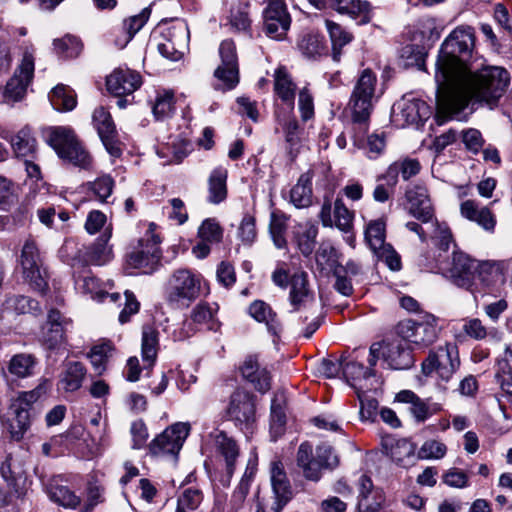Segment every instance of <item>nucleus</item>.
<instances>
[{"instance_id":"nucleus-1","label":"nucleus","mask_w":512,"mask_h":512,"mask_svg":"<svg viewBox=\"0 0 512 512\" xmlns=\"http://www.w3.org/2000/svg\"><path fill=\"white\" fill-rule=\"evenodd\" d=\"M510 78L507 70L490 67L479 73L466 69L451 81V84L437 90L436 109L439 124L457 117L474 99L492 106L503 96Z\"/></svg>"},{"instance_id":"nucleus-2","label":"nucleus","mask_w":512,"mask_h":512,"mask_svg":"<svg viewBox=\"0 0 512 512\" xmlns=\"http://www.w3.org/2000/svg\"><path fill=\"white\" fill-rule=\"evenodd\" d=\"M504 270L503 261L477 260L463 252H453L444 273L455 286L476 297V294L494 286Z\"/></svg>"},{"instance_id":"nucleus-3","label":"nucleus","mask_w":512,"mask_h":512,"mask_svg":"<svg viewBox=\"0 0 512 512\" xmlns=\"http://www.w3.org/2000/svg\"><path fill=\"white\" fill-rule=\"evenodd\" d=\"M474 47V31L471 27H457L442 43L436 62L435 80L437 90L451 84V81L468 67L465 59Z\"/></svg>"},{"instance_id":"nucleus-4","label":"nucleus","mask_w":512,"mask_h":512,"mask_svg":"<svg viewBox=\"0 0 512 512\" xmlns=\"http://www.w3.org/2000/svg\"><path fill=\"white\" fill-rule=\"evenodd\" d=\"M376 86V74L369 68L364 69L358 76L350 96L353 140L358 147L365 144L370 116L377 101Z\"/></svg>"},{"instance_id":"nucleus-5","label":"nucleus","mask_w":512,"mask_h":512,"mask_svg":"<svg viewBox=\"0 0 512 512\" xmlns=\"http://www.w3.org/2000/svg\"><path fill=\"white\" fill-rule=\"evenodd\" d=\"M155 229L154 223H148L144 236L138 240L126 257L129 267L139 269L145 274H150L158 268L162 256L161 239L155 233Z\"/></svg>"},{"instance_id":"nucleus-6","label":"nucleus","mask_w":512,"mask_h":512,"mask_svg":"<svg viewBox=\"0 0 512 512\" xmlns=\"http://www.w3.org/2000/svg\"><path fill=\"white\" fill-rule=\"evenodd\" d=\"M47 142L61 159L80 168L90 167L92 158L72 129L63 126L51 128Z\"/></svg>"},{"instance_id":"nucleus-7","label":"nucleus","mask_w":512,"mask_h":512,"mask_svg":"<svg viewBox=\"0 0 512 512\" xmlns=\"http://www.w3.org/2000/svg\"><path fill=\"white\" fill-rule=\"evenodd\" d=\"M460 367L458 347L452 343L431 350L422 363L425 376H434L439 384L448 383Z\"/></svg>"},{"instance_id":"nucleus-8","label":"nucleus","mask_w":512,"mask_h":512,"mask_svg":"<svg viewBox=\"0 0 512 512\" xmlns=\"http://www.w3.org/2000/svg\"><path fill=\"white\" fill-rule=\"evenodd\" d=\"M440 330L438 318L430 313H424L416 320H403L396 328L400 338L421 348L432 345Z\"/></svg>"},{"instance_id":"nucleus-9","label":"nucleus","mask_w":512,"mask_h":512,"mask_svg":"<svg viewBox=\"0 0 512 512\" xmlns=\"http://www.w3.org/2000/svg\"><path fill=\"white\" fill-rule=\"evenodd\" d=\"M18 265L23 279L34 290L44 293L48 287L47 272L35 241L28 239L22 246Z\"/></svg>"},{"instance_id":"nucleus-10","label":"nucleus","mask_w":512,"mask_h":512,"mask_svg":"<svg viewBox=\"0 0 512 512\" xmlns=\"http://www.w3.org/2000/svg\"><path fill=\"white\" fill-rule=\"evenodd\" d=\"M41 388L18 394L10 404L8 431L13 440L20 441L29 430L33 419V404L41 396Z\"/></svg>"},{"instance_id":"nucleus-11","label":"nucleus","mask_w":512,"mask_h":512,"mask_svg":"<svg viewBox=\"0 0 512 512\" xmlns=\"http://www.w3.org/2000/svg\"><path fill=\"white\" fill-rule=\"evenodd\" d=\"M201 275L181 268L173 272L167 286V299L170 303L190 304L199 297Z\"/></svg>"},{"instance_id":"nucleus-12","label":"nucleus","mask_w":512,"mask_h":512,"mask_svg":"<svg viewBox=\"0 0 512 512\" xmlns=\"http://www.w3.org/2000/svg\"><path fill=\"white\" fill-rule=\"evenodd\" d=\"M385 228L384 221H371L365 229V241L378 260L392 271H398L401 269V259L394 248L385 242Z\"/></svg>"},{"instance_id":"nucleus-13","label":"nucleus","mask_w":512,"mask_h":512,"mask_svg":"<svg viewBox=\"0 0 512 512\" xmlns=\"http://www.w3.org/2000/svg\"><path fill=\"white\" fill-rule=\"evenodd\" d=\"M190 429L188 422H177L169 426L150 443V452L155 456L169 457L175 461Z\"/></svg>"},{"instance_id":"nucleus-14","label":"nucleus","mask_w":512,"mask_h":512,"mask_svg":"<svg viewBox=\"0 0 512 512\" xmlns=\"http://www.w3.org/2000/svg\"><path fill=\"white\" fill-rule=\"evenodd\" d=\"M291 26L285 0H267L263 10V31L273 40H283Z\"/></svg>"},{"instance_id":"nucleus-15","label":"nucleus","mask_w":512,"mask_h":512,"mask_svg":"<svg viewBox=\"0 0 512 512\" xmlns=\"http://www.w3.org/2000/svg\"><path fill=\"white\" fill-rule=\"evenodd\" d=\"M220 65L215 69L214 76L220 82L217 89L231 90L239 82V66L236 46L232 40H224L219 47Z\"/></svg>"},{"instance_id":"nucleus-16","label":"nucleus","mask_w":512,"mask_h":512,"mask_svg":"<svg viewBox=\"0 0 512 512\" xmlns=\"http://www.w3.org/2000/svg\"><path fill=\"white\" fill-rule=\"evenodd\" d=\"M34 75V57L31 52L25 51L20 65L13 77L7 82L4 90V99L7 102H17L24 98L27 87Z\"/></svg>"},{"instance_id":"nucleus-17","label":"nucleus","mask_w":512,"mask_h":512,"mask_svg":"<svg viewBox=\"0 0 512 512\" xmlns=\"http://www.w3.org/2000/svg\"><path fill=\"white\" fill-rule=\"evenodd\" d=\"M71 320L61 314L57 309H50L47 321L41 329V342L50 350L60 348L66 341V332Z\"/></svg>"},{"instance_id":"nucleus-18","label":"nucleus","mask_w":512,"mask_h":512,"mask_svg":"<svg viewBox=\"0 0 512 512\" xmlns=\"http://www.w3.org/2000/svg\"><path fill=\"white\" fill-rule=\"evenodd\" d=\"M141 85V75L128 67H118L106 78L107 90L116 97L131 95L139 89Z\"/></svg>"},{"instance_id":"nucleus-19","label":"nucleus","mask_w":512,"mask_h":512,"mask_svg":"<svg viewBox=\"0 0 512 512\" xmlns=\"http://www.w3.org/2000/svg\"><path fill=\"white\" fill-rule=\"evenodd\" d=\"M227 414L238 426L250 425L255 420L253 396L245 390H235L230 397Z\"/></svg>"},{"instance_id":"nucleus-20","label":"nucleus","mask_w":512,"mask_h":512,"mask_svg":"<svg viewBox=\"0 0 512 512\" xmlns=\"http://www.w3.org/2000/svg\"><path fill=\"white\" fill-rule=\"evenodd\" d=\"M429 117V108L420 99H402L392 111V120L397 126L417 124Z\"/></svg>"},{"instance_id":"nucleus-21","label":"nucleus","mask_w":512,"mask_h":512,"mask_svg":"<svg viewBox=\"0 0 512 512\" xmlns=\"http://www.w3.org/2000/svg\"><path fill=\"white\" fill-rule=\"evenodd\" d=\"M93 124L107 152L113 157L121 155V148L116 139L115 125L110 113L104 107L93 112Z\"/></svg>"},{"instance_id":"nucleus-22","label":"nucleus","mask_w":512,"mask_h":512,"mask_svg":"<svg viewBox=\"0 0 512 512\" xmlns=\"http://www.w3.org/2000/svg\"><path fill=\"white\" fill-rule=\"evenodd\" d=\"M331 210L330 200L325 199L320 212L323 226H335L343 233H349L353 229L354 213L346 207L341 199H336L334 202L333 216Z\"/></svg>"},{"instance_id":"nucleus-23","label":"nucleus","mask_w":512,"mask_h":512,"mask_svg":"<svg viewBox=\"0 0 512 512\" xmlns=\"http://www.w3.org/2000/svg\"><path fill=\"white\" fill-rule=\"evenodd\" d=\"M270 474L271 486L275 498L271 509L274 512H281L284 506L293 497L292 487L281 462L275 461L271 464Z\"/></svg>"},{"instance_id":"nucleus-24","label":"nucleus","mask_w":512,"mask_h":512,"mask_svg":"<svg viewBox=\"0 0 512 512\" xmlns=\"http://www.w3.org/2000/svg\"><path fill=\"white\" fill-rule=\"evenodd\" d=\"M405 342L402 338L381 342L382 358L391 369H408L413 365L411 350Z\"/></svg>"},{"instance_id":"nucleus-25","label":"nucleus","mask_w":512,"mask_h":512,"mask_svg":"<svg viewBox=\"0 0 512 512\" xmlns=\"http://www.w3.org/2000/svg\"><path fill=\"white\" fill-rule=\"evenodd\" d=\"M111 230L106 229L92 244L80 250L82 259L91 265L102 266L113 258L112 247L108 245Z\"/></svg>"},{"instance_id":"nucleus-26","label":"nucleus","mask_w":512,"mask_h":512,"mask_svg":"<svg viewBox=\"0 0 512 512\" xmlns=\"http://www.w3.org/2000/svg\"><path fill=\"white\" fill-rule=\"evenodd\" d=\"M240 371L243 378L250 382L257 391L265 393L270 389L269 372L259 364L255 356H248L240 367Z\"/></svg>"},{"instance_id":"nucleus-27","label":"nucleus","mask_w":512,"mask_h":512,"mask_svg":"<svg viewBox=\"0 0 512 512\" xmlns=\"http://www.w3.org/2000/svg\"><path fill=\"white\" fill-rule=\"evenodd\" d=\"M86 374L87 369L83 363L78 361L64 363L57 383L58 390L64 392H75L79 390Z\"/></svg>"},{"instance_id":"nucleus-28","label":"nucleus","mask_w":512,"mask_h":512,"mask_svg":"<svg viewBox=\"0 0 512 512\" xmlns=\"http://www.w3.org/2000/svg\"><path fill=\"white\" fill-rule=\"evenodd\" d=\"M329 7L338 13L361 17L360 23L365 24L371 20V5L362 0H324V9Z\"/></svg>"},{"instance_id":"nucleus-29","label":"nucleus","mask_w":512,"mask_h":512,"mask_svg":"<svg viewBox=\"0 0 512 512\" xmlns=\"http://www.w3.org/2000/svg\"><path fill=\"white\" fill-rule=\"evenodd\" d=\"M277 121L284 134L287 152L291 160H294L299 152L303 129L300 127L297 119L291 115L277 116Z\"/></svg>"},{"instance_id":"nucleus-30","label":"nucleus","mask_w":512,"mask_h":512,"mask_svg":"<svg viewBox=\"0 0 512 512\" xmlns=\"http://www.w3.org/2000/svg\"><path fill=\"white\" fill-rule=\"evenodd\" d=\"M462 330L471 339L499 343L502 340L503 333L495 327L488 328L479 318H467L464 320Z\"/></svg>"},{"instance_id":"nucleus-31","label":"nucleus","mask_w":512,"mask_h":512,"mask_svg":"<svg viewBox=\"0 0 512 512\" xmlns=\"http://www.w3.org/2000/svg\"><path fill=\"white\" fill-rule=\"evenodd\" d=\"M274 91L279 99L289 106L290 112L294 108L296 85L284 68H278L274 74Z\"/></svg>"},{"instance_id":"nucleus-32","label":"nucleus","mask_w":512,"mask_h":512,"mask_svg":"<svg viewBox=\"0 0 512 512\" xmlns=\"http://www.w3.org/2000/svg\"><path fill=\"white\" fill-rule=\"evenodd\" d=\"M285 403V393L283 391L276 392L271 401L270 422V432L274 441L284 432V427L286 424V414L284 410Z\"/></svg>"},{"instance_id":"nucleus-33","label":"nucleus","mask_w":512,"mask_h":512,"mask_svg":"<svg viewBox=\"0 0 512 512\" xmlns=\"http://www.w3.org/2000/svg\"><path fill=\"white\" fill-rule=\"evenodd\" d=\"M317 235L318 227L311 222L301 223L295 227L294 239L298 249L305 257L313 253Z\"/></svg>"},{"instance_id":"nucleus-34","label":"nucleus","mask_w":512,"mask_h":512,"mask_svg":"<svg viewBox=\"0 0 512 512\" xmlns=\"http://www.w3.org/2000/svg\"><path fill=\"white\" fill-rule=\"evenodd\" d=\"M406 209L423 223L433 219L434 210L428 194H408Z\"/></svg>"},{"instance_id":"nucleus-35","label":"nucleus","mask_w":512,"mask_h":512,"mask_svg":"<svg viewBox=\"0 0 512 512\" xmlns=\"http://www.w3.org/2000/svg\"><path fill=\"white\" fill-rule=\"evenodd\" d=\"M214 445L217 451L224 457L227 473L231 476L234 472L235 462L239 455L236 442L226 433L219 431L214 435Z\"/></svg>"},{"instance_id":"nucleus-36","label":"nucleus","mask_w":512,"mask_h":512,"mask_svg":"<svg viewBox=\"0 0 512 512\" xmlns=\"http://www.w3.org/2000/svg\"><path fill=\"white\" fill-rule=\"evenodd\" d=\"M382 445L387 455L399 465H404L406 460L414 455V446L406 439L387 437Z\"/></svg>"},{"instance_id":"nucleus-37","label":"nucleus","mask_w":512,"mask_h":512,"mask_svg":"<svg viewBox=\"0 0 512 512\" xmlns=\"http://www.w3.org/2000/svg\"><path fill=\"white\" fill-rule=\"evenodd\" d=\"M249 314L258 322L265 323L268 331L277 335L281 331V325L271 307L261 300L254 301L249 306Z\"/></svg>"},{"instance_id":"nucleus-38","label":"nucleus","mask_w":512,"mask_h":512,"mask_svg":"<svg viewBox=\"0 0 512 512\" xmlns=\"http://www.w3.org/2000/svg\"><path fill=\"white\" fill-rule=\"evenodd\" d=\"M290 286V302L298 309L302 304L307 303L311 297L308 288V274L304 271L294 273L291 277Z\"/></svg>"},{"instance_id":"nucleus-39","label":"nucleus","mask_w":512,"mask_h":512,"mask_svg":"<svg viewBox=\"0 0 512 512\" xmlns=\"http://www.w3.org/2000/svg\"><path fill=\"white\" fill-rule=\"evenodd\" d=\"M11 146L19 158L33 157L36 152V139L29 127H24L11 139Z\"/></svg>"},{"instance_id":"nucleus-40","label":"nucleus","mask_w":512,"mask_h":512,"mask_svg":"<svg viewBox=\"0 0 512 512\" xmlns=\"http://www.w3.org/2000/svg\"><path fill=\"white\" fill-rule=\"evenodd\" d=\"M49 101L57 111H71L76 107L77 100L74 91L64 84L55 86L49 93Z\"/></svg>"},{"instance_id":"nucleus-41","label":"nucleus","mask_w":512,"mask_h":512,"mask_svg":"<svg viewBox=\"0 0 512 512\" xmlns=\"http://www.w3.org/2000/svg\"><path fill=\"white\" fill-rule=\"evenodd\" d=\"M47 493L50 500L65 508H76L80 503V498L73 491L56 480L49 484Z\"/></svg>"},{"instance_id":"nucleus-42","label":"nucleus","mask_w":512,"mask_h":512,"mask_svg":"<svg viewBox=\"0 0 512 512\" xmlns=\"http://www.w3.org/2000/svg\"><path fill=\"white\" fill-rule=\"evenodd\" d=\"M396 400L401 403L410 404L409 412L417 422H424L431 415L426 403L410 390L400 391L396 395Z\"/></svg>"},{"instance_id":"nucleus-43","label":"nucleus","mask_w":512,"mask_h":512,"mask_svg":"<svg viewBox=\"0 0 512 512\" xmlns=\"http://www.w3.org/2000/svg\"><path fill=\"white\" fill-rule=\"evenodd\" d=\"M36 365L37 359L34 355L19 353L10 359L8 371L18 378H26L33 375Z\"/></svg>"},{"instance_id":"nucleus-44","label":"nucleus","mask_w":512,"mask_h":512,"mask_svg":"<svg viewBox=\"0 0 512 512\" xmlns=\"http://www.w3.org/2000/svg\"><path fill=\"white\" fill-rule=\"evenodd\" d=\"M158 332L152 327H144L142 331L141 354L146 367L151 368L157 358Z\"/></svg>"},{"instance_id":"nucleus-45","label":"nucleus","mask_w":512,"mask_h":512,"mask_svg":"<svg viewBox=\"0 0 512 512\" xmlns=\"http://www.w3.org/2000/svg\"><path fill=\"white\" fill-rule=\"evenodd\" d=\"M4 308L7 311H12L16 314H36L40 312L39 303L36 300L24 295H13L8 297L5 300Z\"/></svg>"},{"instance_id":"nucleus-46","label":"nucleus","mask_w":512,"mask_h":512,"mask_svg":"<svg viewBox=\"0 0 512 512\" xmlns=\"http://www.w3.org/2000/svg\"><path fill=\"white\" fill-rule=\"evenodd\" d=\"M203 501L202 491L195 487L183 489L177 498L175 512H194Z\"/></svg>"},{"instance_id":"nucleus-47","label":"nucleus","mask_w":512,"mask_h":512,"mask_svg":"<svg viewBox=\"0 0 512 512\" xmlns=\"http://www.w3.org/2000/svg\"><path fill=\"white\" fill-rule=\"evenodd\" d=\"M326 27L332 42L333 59L339 61L341 48L351 41L352 36L340 25L330 20H326Z\"/></svg>"},{"instance_id":"nucleus-48","label":"nucleus","mask_w":512,"mask_h":512,"mask_svg":"<svg viewBox=\"0 0 512 512\" xmlns=\"http://www.w3.org/2000/svg\"><path fill=\"white\" fill-rule=\"evenodd\" d=\"M150 15V11L145 8L138 15L132 16L124 21L123 31L124 38L122 41H117L116 45L119 48H124L127 43L133 38V36L144 26Z\"/></svg>"},{"instance_id":"nucleus-49","label":"nucleus","mask_w":512,"mask_h":512,"mask_svg":"<svg viewBox=\"0 0 512 512\" xmlns=\"http://www.w3.org/2000/svg\"><path fill=\"white\" fill-rule=\"evenodd\" d=\"M426 56L427 52L424 47L415 44H408L401 50L404 67H416L419 70H423L425 68Z\"/></svg>"},{"instance_id":"nucleus-50","label":"nucleus","mask_w":512,"mask_h":512,"mask_svg":"<svg viewBox=\"0 0 512 512\" xmlns=\"http://www.w3.org/2000/svg\"><path fill=\"white\" fill-rule=\"evenodd\" d=\"M174 95L172 92H158L152 106L154 117L157 120H165L169 118L174 111Z\"/></svg>"},{"instance_id":"nucleus-51","label":"nucleus","mask_w":512,"mask_h":512,"mask_svg":"<svg viewBox=\"0 0 512 512\" xmlns=\"http://www.w3.org/2000/svg\"><path fill=\"white\" fill-rule=\"evenodd\" d=\"M343 375L346 380L350 383V385L356 389V382L361 379H367L374 375V371L371 369H366L363 364L356 361H349L345 363H341Z\"/></svg>"},{"instance_id":"nucleus-52","label":"nucleus","mask_w":512,"mask_h":512,"mask_svg":"<svg viewBox=\"0 0 512 512\" xmlns=\"http://www.w3.org/2000/svg\"><path fill=\"white\" fill-rule=\"evenodd\" d=\"M287 230L286 219L276 213L271 214L269 223V233L276 248L284 249L287 246L285 238Z\"/></svg>"},{"instance_id":"nucleus-53","label":"nucleus","mask_w":512,"mask_h":512,"mask_svg":"<svg viewBox=\"0 0 512 512\" xmlns=\"http://www.w3.org/2000/svg\"><path fill=\"white\" fill-rule=\"evenodd\" d=\"M249 9V1H240L232 8L230 23L238 31H246L250 28Z\"/></svg>"},{"instance_id":"nucleus-54","label":"nucleus","mask_w":512,"mask_h":512,"mask_svg":"<svg viewBox=\"0 0 512 512\" xmlns=\"http://www.w3.org/2000/svg\"><path fill=\"white\" fill-rule=\"evenodd\" d=\"M198 236L205 242L219 243L223 237V229L216 219L208 218L200 225Z\"/></svg>"},{"instance_id":"nucleus-55","label":"nucleus","mask_w":512,"mask_h":512,"mask_svg":"<svg viewBox=\"0 0 512 512\" xmlns=\"http://www.w3.org/2000/svg\"><path fill=\"white\" fill-rule=\"evenodd\" d=\"M175 36V32L169 31L168 36H164L163 41L157 45L160 54L172 61H178L183 56L180 45L174 40Z\"/></svg>"},{"instance_id":"nucleus-56","label":"nucleus","mask_w":512,"mask_h":512,"mask_svg":"<svg viewBox=\"0 0 512 512\" xmlns=\"http://www.w3.org/2000/svg\"><path fill=\"white\" fill-rule=\"evenodd\" d=\"M53 44L56 53L66 58L76 57L82 48L80 41L73 36L56 39Z\"/></svg>"},{"instance_id":"nucleus-57","label":"nucleus","mask_w":512,"mask_h":512,"mask_svg":"<svg viewBox=\"0 0 512 512\" xmlns=\"http://www.w3.org/2000/svg\"><path fill=\"white\" fill-rule=\"evenodd\" d=\"M447 453V447L443 442L430 439L425 441L418 451L420 459H442Z\"/></svg>"},{"instance_id":"nucleus-58","label":"nucleus","mask_w":512,"mask_h":512,"mask_svg":"<svg viewBox=\"0 0 512 512\" xmlns=\"http://www.w3.org/2000/svg\"><path fill=\"white\" fill-rule=\"evenodd\" d=\"M253 475H254L253 468H251L250 470L247 469L245 471L243 477L241 478L238 486L234 490L232 497H231V503L233 504V506L235 508H239L245 501V499L249 493V490H250V485L252 482Z\"/></svg>"},{"instance_id":"nucleus-59","label":"nucleus","mask_w":512,"mask_h":512,"mask_svg":"<svg viewBox=\"0 0 512 512\" xmlns=\"http://www.w3.org/2000/svg\"><path fill=\"white\" fill-rule=\"evenodd\" d=\"M76 285L83 293L90 294L92 299L104 300V290L101 288L100 282L96 277L83 276L76 280Z\"/></svg>"},{"instance_id":"nucleus-60","label":"nucleus","mask_w":512,"mask_h":512,"mask_svg":"<svg viewBox=\"0 0 512 512\" xmlns=\"http://www.w3.org/2000/svg\"><path fill=\"white\" fill-rule=\"evenodd\" d=\"M216 308L208 303H199L192 311L191 318L195 323L208 324L209 329H214V315Z\"/></svg>"},{"instance_id":"nucleus-61","label":"nucleus","mask_w":512,"mask_h":512,"mask_svg":"<svg viewBox=\"0 0 512 512\" xmlns=\"http://www.w3.org/2000/svg\"><path fill=\"white\" fill-rule=\"evenodd\" d=\"M112 351V347L108 343L96 345L91 349L89 357L94 369L101 374L105 370V363Z\"/></svg>"},{"instance_id":"nucleus-62","label":"nucleus","mask_w":512,"mask_h":512,"mask_svg":"<svg viewBox=\"0 0 512 512\" xmlns=\"http://www.w3.org/2000/svg\"><path fill=\"white\" fill-rule=\"evenodd\" d=\"M461 135L462 142L468 151L476 154L483 149L485 140L479 130L469 128L467 130H463Z\"/></svg>"},{"instance_id":"nucleus-63","label":"nucleus","mask_w":512,"mask_h":512,"mask_svg":"<svg viewBox=\"0 0 512 512\" xmlns=\"http://www.w3.org/2000/svg\"><path fill=\"white\" fill-rule=\"evenodd\" d=\"M238 236L246 245H251L255 241L257 237V231L255 226V218L252 215L246 214L242 218L238 229Z\"/></svg>"},{"instance_id":"nucleus-64","label":"nucleus","mask_w":512,"mask_h":512,"mask_svg":"<svg viewBox=\"0 0 512 512\" xmlns=\"http://www.w3.org/2000/svg\"><path fill=\"white\" fill-rule=\"evenodd\" d=\"M299 49L308 57L320 54L322 51V40L319 35L306 34L299 41Z\"/></svg>"}]
</instances>
